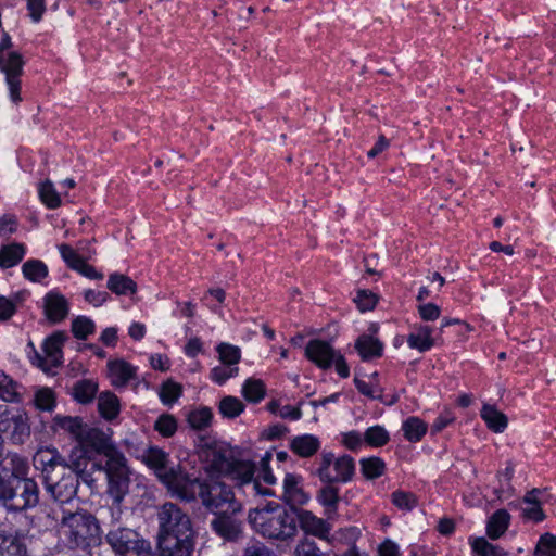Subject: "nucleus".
<instances>
[{
    "instance_id": "8fccbe9b",
    "label": "nucleus",
    "mask_w": 556,
    "mask_h": 556,
    "mask_svg": "<svg viewBox=\"0 0 556 556\" xmlns=\"http://www.w3.org/2000/svg\"><path fill=\"white\" fill-rule=\"evenodd\" d=\"M181 393L182 388L179 383L167 380L161 386L159 395L163 404L172 405L180 397Z\"/></svg>"
},
{
    "instance_id": "423d86ee",
    "label": "nucleus",
    "mask_w": 556,
    "mask_h": 556,
    "mask_svg": "<svg viewBox=\"0 0 556 556\" xmlns=\"http://www.w3.org/2000/svg\"><path fill=\"white\" fill-rule=\"evenodd\" d=\"M97 463V467L94 471H104L106 481H108V490L106 493L113 500V503L116 504V514L119 516L122 514L121 503L124 500L125 495L129 492L130 484V470L127 465V459L124 454L119 452H113L111 457L105 459L104 465Z\"/></svg>"
},
{
    "instance_id": "c9c22d12",
    "label": "nucleus",
    "mask_w": 556,
    "mask_h": 556,
    "mask_svg": "<svg viewBox=\"0 0 556 556\" xmlns=\"http://www.w3.org/2000/svg\"><path fill=\"white\" fill-rule=\"evenodd\" d=\"M254 475V463L250 460L233 459L231 464V469L228 470L226 476H229L233 481H236V484L238 486L241 482L252 479Z\"/></svg>"
},
{
    "instance_id": "6ab92c4d",
    "label": "nucleus",
    "mask_w": 556,
    "mask_h": 556,
    "mask_svg": "<svg viewBox=\"0 0 556 556\" xmlns=\"http://www.w3.org/2000/svg\"><path fill=\"white\" fill-rule=\"evenodd\" d=\"M70 306L67 300L58 292H49L45 296V313L47 318L53 323H60L68 315Z\"/></svg>"
},
{
    "instance_id": "412c9836",
    "label": "nucleus",
    "mask_w": 556,
    "mask_h": 556,
    "mask_svg": "<svg viewBox=\"0 0 556 556\" xmlns=\"http://www.w3.org/2000/svg\"><path fill=\"white\" fill-rule=\"evenodd\" d=\"M309 496L301 486V477L287 473L283 479V500L291 506L304 505Z\"/></svg>"
},
{
    "instance_id": "f3484780",
    "label": "nucleus",
    "mask_w": 556,
    "mask_h": 556,
    "mask_svg": "<svg viewBox=\"0 0 556 556\" xmlns=\"http://www.w3.org/2000/svg\"><path fill=\"white\" fill-rule=\"evenodd\" d=\"M337 354L328 342L318 339L311 340L305 349L306 357L323 369L332 366Z\"/></svg>"
},
{
    "instance_id": "4be33fe9",
    "label": "nucleus",
    "mask_w": 556,
    "mask_h": 556,
    "mask_svg": "<svg viewBox=\"0 0 556 556\" xmlns=\"http://www.w3.org/2000/svg\"><path fill=\"white\" fill-rule=\"evenodd\" d=\"M109 377L115 387H125L136 375V368L124 359L108 363Z\"/></svg>"
},
{
    "instance_id": "3c124183",
    "label": "nucleus",
    "mask_w": 556,
    "mask_h": 556,
    "mask_svg": "<svg viewBox=\"0 0 556 556\" xmlns=\"http://www.w3.org/2000/svg\"><path fill=\"white\" fill-rule=\"evenodd\" d=\"M94 323L86 316H78L72 321V332L79 340L87 339L89 334L94 332Z\"/></svg>"
},
{
    "instance_id": "a211bd4d",
    "label": "nucleus",
    "mask_w": 556,
    "mask_h": 556,
    "mask_svg": "<svg viewBox=\"0 0 556 556\" xmlns=\"http://www.w3.org/2000/svg\"><path fill=\"white\" fill-rule=\"evenodd\" d=\"M543 495L544 491L536 488L526 493L523 497V504L526 506L522 508V517L526 520L541 522L545 519L546 516L541 507Z\"/></svg>"
},
{
    "instance_id": "c756f323",
    "label": "nucleus",
    "mask_w": 556,
    "mask_h": 556,
    "mask_svg": "<svg viewBox=\"0 0 556 556\" xmlns=\"http://www.w3.org/2000/svg\"><path fill=\"white\" fill-rule=\"evenodd\" d=\"M355 349L362 359L368 361L381 356L383 345L378 339L369 334H362L355 342Z\"/></svg>"
},
{
    "instance_id": "680f3d73",
    "label": "nucleus",
    "mask_w": 556,
    "mask_h": 556,
    "mask_svg": "<svg viewBox=\"0 0 556 556\" xmlns=\"http://www.w3.org/2000/svg\"><path fill=\"white\" fill-rule=\"evenodd\" d=\"M294 556H323V553L315 541L304 539L296 545Z\"/></svg>"
},
{
    "instance_id": "1a4fd4ad",
    "label": "nucleus",
    "mask_w": 556,
    "mask_h": 556,
    "mask_svg": "<svg viewBox=\"0 0 556 556\" xmlns=\"http://www.w3.org/2000/svg\"><path fill=\"white\" fill-rule=\"evenodd\" d=\"M112 517L113 520L105 534V541L116 556H132L149 543L135 529L119 525L114 511H112Z\"/></svg>"
},
{
    "instance_id": "6e6552de",
    "label": "nucleus",
    "mask_w": 556,
    "mask_h": 556,
    "mask_svg": "<svg viewBox=\"0 0 556 556\" xmlns=\"http://www.w3.org/2000/svg\"><path fill=\"white\" fill-rule=\"evenodd\" d=\"M39 485L33 478L17 480L11 485L0 488V502L11 511L34 508L39 503Z\"/></svg>"
},
{
    "instance_id": "b1692460",
    "label": "nucleus",
    "mask_w": 556,
    "mask_h": 556,
    "mask_svg": "<svg viewBox=\"0 0 556 556\" xmlns=\"http://www.w3.org/2000/svg\"><path fill=\"white\" fill-rule=\"evenodd\" d=\"M320 448V441L313 434L294 437L290 442V450L300 457L308 458Z\"/></svg>"
},
{
    "instance_id": "0e129e2a",
    "label": "nucleus",
    "mask_w": 556,
    "mask_h": 556,
    "mask_svg": "<svg viewBox=\"0 0 556 556\" xmlns=\"http://www.w3.org/2000/svg\"><path fill=\"white\" fill-rule=\"evenodd\" d=\"M16 301L3 295H0V320H9L16 312Z\"/></svg>"
},
{
    "instance_id": "e433bc0d",
    "label": "nucleus",
    "mask_w": 556,
    "mask_h": 556,
    "mask_svg": "<svg viewBox=\"0 0 556 556\" xmlns=\"http://www.w3.org/2000/svg\"><path fill=\"white\" fill-rule=\"evenodd\" d=\"M25 254V248L21 243H12L0 249V267L11 268L18 264Z\"/></svg>"
},
{
    "instance_id": "de8ad7c7",
    "label": "nucleus",
    "mask_w": 556,
    "mask_h": 556,
    "mask_svg": "<svg viewBox=\"0 0 556 556\" xmlns=\"http://www.w3.org/2000/svg\"><path fill=\"white\" fill-rule=\"evenodd\" d=\"M216 351L219 355V361L222 364L237 367V364L241 359V351L236 345L223 342L217 345Z\"/></svg>"
},
{
    "instance_id": "4d7b16f0",
    "label": "nucleus",
    "mask_w": 556,
    "mask_h": 556,
    "mask_svg": "<svg viewBox=\"0 0 556 556\" xmlns=\"http://www.w3.org/2000/svg\"><path fill=\"white\" fill-rule=\"evenodd\" d=\"M535 556H556V536L551 533L543 534L535 547Z\"/></svg>"
},
{
    "instance_id": "20e7f679",
    "label": "nucleus",
    "mask_w": 556,
    "mask_h": 556,
    "mask_svg": "<svg viewBox=\"0 0 556 556\" xmlns=\"http://www.w3.org/2000/svg\"><path fill=\"white\" fill-rule=\"evenodd\" d=\"M59 532L63 543L70 548H87L100 540L98 520L86 510L64 513Z\"/></svg>"
},
{
    "instance_id": "774afa93",
    "label": "nucleus",
    "mask_w": 556,
    "mask_h": 556,
    "mask_svg": "<svg viewBox=\"0 0 556 556\" xmlns=\"http://www.w3.org/2000/svg\"><path fill=\"white\" fill-rule=\"evenodd\" d=\"M242 556H276V554L263 543L256 542L248 545Z\"/></svg>"
},
{
    "instance_id": "c85d7f7f",
    "label": "nucleus",
    "mask_w": 556,
    "mask_h": 556,
    "mask_svg": "<svg viewBox=\"0 0 556 556\" xmlns=\"http://www.w3.org/2000/svg\"><path fill=\"white\" fill-rule=\"evenodd\" d=\"M510 523V515L506 509H497L489 518L486 523V534L490 539L496 540L501 538Z\"/></svg>"
},
{
    "instance_id": "473e14b6",
    "label": "nucleus",
    "mask_w": 556,
    "mask_h": 556,
    "mask_svg": "<svg viewBox=\"0 0 556 556\" xmlns=\"http://www.w3.org/2000/svg\"><path fill=\"white\" fill-rule=\"evenodd\" d=\"M23 387L11 377L0 371V399L9 403H20L22 401Z\"/></svg>"
},
{
    "instance_id": "f257e3e1",
    "label": "nucleus",
    "mask_w": 556,
    "mask_h": 556,
    "mask_svg": "<svg viewBox=\"0 0 556 556\" xmlns=\"http://www.w3.org/2000/svg\"><path fill=\"white\" fill-rule=\"evenodd\" d=\"M177 497L186 502L199 497L203 506L214 515L242 511V505L236 500L231 488L220 481L204 482L189 476Z\"/></svg>"
},
{
    "instance_id": "e2e57ef3",
    "label": "nucleus",
    "mask_w": 556,
    "mask_h": 556,
    "mask_svg": "<svg viewBox=\"0 0 556 556\" xmlns=\"http://www.w3.org/2000/svg\"><path fill=\"white\" fill-rule=\"evenodd\" d=\"M21 412V409H12L7 405H0V432H8L13 420L15 419V415H18Z\"/></svg>"
},
{
    "instance_id": "bb28decb",
    "label": "nucleus",
    "mask_w": 556,
    "mask_h": 556,
    "mask_svg": "<svg viewBox=\"0 0 556 556\" xmlns=\"http://www.w3.org/2000/svg\"><path fill=\"white\" fill-rule=\"evenodd\" d=\"M7 433L9 434V439L13 444H24L30 437L28 415L23 410L18 413V415H15V419L13 420L10 430H8Z\"/></svg>"
},
{
    "instance_id": "2f4dec72",
    "label": "nucleus",
    "mask_w": 556,
    "mask_h": 556,
    "mask_svg": "<svg viewBox=\"0 0 556 556\" xmlns=\"http://www.w3.org/2000/svg\"><path fill=\"white\" fill-rule=\"evenodd\" d=\"M481 418L485 421L489 429L496 433L503 432L508 425L506 415L490 404L483 405L481 409Z\"/></svg>"
},
{
    "instance_id": "f8f14e48",
    "label": "nucleus",
    "mask_w": 556,
    "mask_h": 556,
    "mask_svg": "<svg viewBox=\"0 0 556 556\" xmlns=\"http://www.w3.org/2000/svg\"><path fill=\"white\" fill-rule=\"evenodd\" d=\"M81 478L73 469L59 471L43 479L46 492L59 504L70 503L75 498Z\"/></svg>"
},
{
    "instance_id": "69168bd1",
    "label": "nucleus",
    "mask_w": 556,
    "mask_h": 556,
    "mask_svg": "<svg viewBox=\"0 0 556 556\" xmlns=\"http://www.w3.org/2000/svg\"><path fill=\"white\" fill-rule=\"evenodd\" d=\"M342 437L343 444L351 451H357L365 443L364 434L355 430L345 432Z\"/></svg>"
},
{
    "instance_id": "603ef678",
    "label": "nucleus",
    "mask_w": 556,
    "mask_h": 556,
    "mask_svg": "<svg viewBox=\"0 0 556 556\" xmlns=\"http://www.w3.org/2000/svg\"><path fill=\"white\" fill-rule=\"evenodd\" d=\"M154 429L162 437L170 438L177 431V420L173 415L163 414L155 420Z\"/></svg>"
},
{
    "instance_id": "c03bdc74",
    "label": "nucleus",
    "mask_w": 556,
    "mask_h": 556,
    "mask_svg": "<svg viewBox=\"0 0 556 556\" xmlns=\"http://www.w3.org/2000/svg\"><path fill=\"white\" fill-rule=\"evenodd\" d=\"M212 418L213 413L211 408L201 407L191 410L187 416V421L192 429L201 431L210 427Z\"/></svg>"
},
{
    "instance_id": "6e6d98bb",
    "label": "nucleus",
    "mask_w": 556,
    "mask_h": 556,
    "mask_svg": "<svg viewBox=\"0 0 556 556\" xmlns=\"http://www.w3.org/2000/svg\"><path fill=\"white\" fill-rule=\"evenodd\" d=\"M35 406L40 410L50 412L55 406V396L51 389L42 388L35 393Z\"/></svg>"
},
{
    "instance_id": "f03ea898",
    "label": "nucleus",
    "mask_w": 556,
    "mask_h": 556,
    "mask_svg": "<svg viewBox=\"0 0 556 556\" xmlns=\"http://www.w3.org/2000/svg\"><path fill=\"white\" fill-rule=\"evenodd\" d=\"M33 463L35 468L41 471L42 479L71 468L79 475L84 483L90 488L94 486L93 470L98 465L96 460L86 456L83 448H74L68 460L56 448H39L33 457Z\"/></svg>"
},
{
    "instance_id": "37998d69",
    "label": "nucleus",
    "mask_w": 556,
    "mask_h": 556,
    "mask_svg": "<svg viewBox=\"0 0 556 556\" xmlns=\"http://www.w3.org/2000/svg\"><path fill=\"white\" fill-rule=\"evenodd\" d=\"M23 275L33 282H40L48 275L47 265L39 260H29L22 266Z\"/></svg>"
},
{
    "instance_id": "7c9ffc66",
    "label": "nucleus",
    "mask_w": 556,
    "mask_h": 556,
    "mask_svg": "<svg viewBox=\"0 0 556 556\" xmlns=\"http://www.w3.org/2000/svg\"><path fill=\"white\" fill-rule=\"evenodd\" d=\"M106 287L117 295H132L137 292L136 282L126 275L113 273L109 276Z\"/></svg>"
},
{
    "instance_id": "bf43d9fd",
    "label": "nucleus",
    "mask_w": 556,
    "mask_h": 556,
    "mask_svg": "<svg viewBox=\"0 0 556 556\" xmlns=\"http://www.w3.org/2000/svg\"><path fill=\"white\" fill-rule=\"evenodd\" d=\"M238 372V367H231L229 365L222 364L211 370V379L218 384H223L229 378L236 377Z\"/></svg>"
},
{
    "instance_id": "9b49d317",
    "label": "nucleus",
    "mask_w": 556,
    "mask_h": 556,
    "mask_svg": "<svg viewBox=\"0 0 556 556\" xmlns=\"http://www.w3.org/2000/svg\"><path fill=\"white\" fill-rule=\"evenodd\" d=\"M334 460V454L323 452L317 462L316 475L324 483H346L352 480L355 473L354 458L349 455H342L337 458V473L331 470Z\"/></svg>"
},
{
    "instance_id": "f704fd0d",
    "label": "nucleus",
    "mask_w": 556,
    "mask_h": 556,
    "mask_svg": "<svg viewBox=\"0 0 556 556\" xmlns=\"http://www.w3.org/2000/svg\"><path fill=\"white\" fill-rule=\"evenodd\" d=\"M98 409L104 419L113 420L118 416L121 409L118 397L112 392L100 393Z\"/></svg>"
},
{
    "instance_id": "a878e982",
    "label": "nucleus",
    "mask_w": 556,
    "mask_h": 556,
    "mask_svg": "<svg viewBox=\"0 0 556 556\" xmlns=\"http://www.w3.org/2000/svg\"><path fill=\"white\" fill-rule=\"evenodd\" d=\"M233 459L231 453L223 448L214 447L206 452L208 468L219 475H227L228 470L231 469Z\"/></svg>"
},
{
    "instance_id": "4468645a",
    "label": "nucleus",
    "mask_w": 556,
    "mask_h": 556,
    "mask_svg": "<svg viewBox=\"0 0 556 556\" xmlns=\"http://www.w3.org/2000/svg\"><path fill=\"white\" fill-rule=\"evenodd\" d=\"M237 516L238 514L230 511L215 515L211 521V527L225 541L236 542L243 535V522Z\"/></svg>"
},
{
    "instance_id": "49530a36",
    "label": "nucleus",
    "mask_w": 556,
    "mask_h": 556,
    "mask_svg": "<svg viewBox=\"0 0 556 556\" xmlns=\"http://www.w3.org/2000/svg\"><path fill=\"white\" fill-rule=\"evenodd\" d=\"M238 489L242 491V493L248 497H257V496H271L274 492L265 488L261 484L258 478L253 477L250 480H245L238 485Z\"/></svg>"
},
{
    "instance_id": "338daca9",
    "label": "nucleus",
    "mask_w": 556,
    "mask_h": 556,
    "mask_svg": "<svg viewBox=\"0 0 556 556\" xmlns=\"http://www.w3.org/2000/svg\"><path fill=\"white\" fill-rule=\"evenodd\" d=\"M418 313L424 320L430 321V320L438 319L441 311L438 305H435L433 303H426V304H420L418 306Z\"/></svg>"
},
{
    "instance_id": "5701e85b",
    "label": "nucleus",
    "mask_w": 556,
    "mask_h": 556,
    "mask_svg": "<svg viewBox=\"0 0 556 556\" xmlns=\"http://www.w3.org/2000/svg\"><path fill=\"white\" fill-rule=\"evenodd\" d=\"M407 344L410 349L419 352L429 351L434 345L432 329L427 325H415L407 337Z\"/></svg>"
},
{
    "instance_id": "72a5a7b5",
    "label": "nucleus",
    "mask_w": 556,
    "mask_h": 556,
    "mask_svg": "<svg viewBox=\"0 0 556 556\" xmlns=\"http://www.w3.org/2000/svg\"><path fill=\"white\" fill-rule=\"evenodd\" d=\"M98 392V383L91 379H81L72 388L73 397L80 404H88L93 401Z\"/></svg>"
},
{
    "instance_id": "864d4df0",
    "label": "nucleus",
    "mask_w": 556,
    "mask_h": 556,
    "mask_svg": "<svg viewBox=\"0 0 556 556\" xmlns=\"http://www.w3.org/2000/svg\"><path fill=\"white\" fill-rule=\"evenodd\" d=\"M39 195L41 201L49 208H56L61 205L60 195L50 180H47L43 184H41L39 188Z\"/></svg>"
},
{
    "instance_id": "0eeeda50",
    "label": "nucleus",
    "mask_w": 556,
    "mask_h": 556,
    "mask_svg": "<svg viewBox=\"0 0 556 556\" xmlns=\"http://www.w3.org/2000/svg\"><path fill=\"white\" fill-rule=\"evenodd\" d=\"M157 538L194 535L190 516L177 504L167 502L156 510Z\"/></svg>"
},
{
    "instance_id": "cd10ccee",
    "label": "nucleus",
    "mask_w": 556,
    "mask_h": 556,
    "mask_svg": "<svg viewBox=\"0 0 556 556\" xmlns=\"http://www.w3.org/2000/svg\"><path fill=\"white\" fill-rule=\"evenodd\" d=\"M67 339L62 331H56L45 340L43 352L53 366L62 363V346Z\"/></svg>"
},
{
    "instance_id": "ea45409f",
    "label": "nucleus",
    "mask_w": 556,
    "mask_h": 556,
    "mask_svg": "<svg viewBox=\"0 0 556 556\" xmlns=\"http://www.w3.org/2000/svg\"><path fill=\"white\" fill-rule=\"evenodd\" d=\"M427 429V424L418 417H408L402 425L404 437L409 442H419Z\"/></svg>"
},
{
    "instance_id": "39448f33",
    "label": "nucleus",
    "mask_w": 556,
    "mask_h": 556,
    "mask_svg": "<svg viewBox=\"0 0 556 556\" xmlns=\"http://www.w3.org/2000/svg\"><path fill=\"white\" fill-rule=\"evenodd\" d=\"M149 468H151L159 480L165 484L174 495H178L189 473L178 464L168 467V454L157 446H149L138 455Z\"/></svg>"
},
{
    "instance_id": "5fc2aeb1",
    "label": "nucleus",
    "mask_w": 556,
    "mask_h": 556,
    "mask_svg": "<svg viewBox=\"0 0 556 556\" xmlns=\"http://www.w3.org/2000/svg\"><path fill=\"white\" fill-rule=\"evenodd\" d=\"M391 502L402 510H412L417 506V497L412 492L396 490L391 494Z\"/></svg>"
},
{
    "instance_id": "7ed1b4c3",
    "label": "nucleus",
    "mask_w": 556,
    "mask_h": 556,
    "mask_svg": "<svg viewBox=\"0 0 556 556\" xmlns=\"http://www.w3.org/2000/svg\"><path fill=\"white\" fill-rule=\"evenodd\" d=\"M248 521L262 536L269 540L287 541L296 533V517L274 502L249 511Z\"/></svg>"
},
{
    "instance_id": "393cba45",
    "label": "nucleus",
    "mask_w": 556,
    "mask_h": 556,
    "mask_svg": "<svg viewBox=\"0 0 556 556\" xmlns=\"http://www.w3.org/2000/svg\"><path fill=\"white\" fill-rule=\"evenodd\" d=\"M0 556H28L23 539L16 533L0 531Z\"/></svg>"
},
{
    "instance_id": "13d9d810",
    "label": "nucleus",
    "mask_w": 556,
    "mask_h": 556,
    "mask_svg": "<svg viewBox=\"0 0 556 556\" xmlns=\"http://www.w3.org/2000/svg\"><path fill=\"white\" fill-rule=\"evenodd\" d=\"M58 248L63 261L70 268L77 270L80 264L84 263L85 260L71 245L63 243Z\"/></svg>"
},
{
    "instance_id": "a19ab883",
    "label": "nucleus",
    "mask_w": 556,
    "mask_h": 556,
    "mask_svg": "<svg viewBox=\"0 0 556 556\" xmlns=\"http://www.w3.org/2000/svg\"><path fill=\"white\" fill-rule=\"evenodd\" d=\"M333 484L326 483V485L320 488L317 495V500L326 508L327 514L336 513L340 501L339 489Z\"/></svg>"
},
{
    "instance_id": "4c0bfd02",
    "label": "nucleus",
    "mask_w": 556,
    "mask_h": 556,
    "mask_svg": "<svg viewBox=\"0 0 556 556\" xmlns=\"http://www.w3.org/2000/svg\"><path fill=\"white\" fill-rule=\"evenodd\" d=\"M53 422L58 429L73 435L77 442L86 427V424L83 422L81 418L72 416L58 415L53 418Z\"/></svg>"
},
{
    "instance_id": "a18cd8bd",
    "label": "nucleus",
    "mask_w": 556,
    "mask_h": 556,
    "mask_svg": "<svg viewBox=\"0 0 556 556\" xmlns=\"http://www.w3.org/2000/svg\"><path fill=\"white\" fill-rule=\"evenodd\" d=\"M242 395L252 403H258L265 396V386L260 379H248L242 387Z\"/></svg>"
},
{
    "instance_id": "aec40b11",
    "label": "nucleus",
    "mask_w": 556,
    "mask_h": 556,
    "mask_svg": "<svg viewBox=\"0 0 556 556\" xmlns=\"http://www.w3.org/2000/svg\"><path fill=\"white\" fill-rule=\"evenodd\" d=\"M296 520H299L300 527L304 532L319 539H327L330 533V525L326 520L316 517L312 511H300Z\"/></svg>"
},
{
    "instance_id": "79ce46f5",
    "label": "nucleus",
    "mask_w": 556,
    "mask_h": 556,
    "mask_svg": "<svg viewBox=\"0 0 556 556\" xmlns=\"http://www.w3.org/2000/svg\"><path fill=\"white\" fill-rule=\"evenodd\" d=\"M364 442L370 447H382L390 441V434L383 426L375 425L365 430Z\"/></svg>"
},
{
    "instance_id": "58836bf2",
    "label": "nucleus",
    "mask_w": 556,
    "mask_h": 556,
    "mask_svg": "<svg viewBox=\"0 0 556 556\" xmlns=\"http://www.w3.org/2000/svg\"><path fill=\"white\" fill-rule=\"evenodd\" d=\"M359 466L361 472L368 480L380 478L384 475L387 469L384 460L377 456L362 458Z\"/></svg>"
},
{
    "instance_id": "052dcab7",
    "label": "nucleus",
    "mask_w": 556,
    "mask_h": 556,
    "mask_svg": "<svg viewBox=\"0 0 556 556\" xmlns=\"http://www.w3.org/2000/svg\"><path fill=\"white\" fill-rule=\"evenodd\" d=\"M354 301L359 311H371L377 304V295L371 291L359 290Z\"/></svg>"
},
{
    "instance_id": "2eb2a0df",
    "label": "nucleus",
    "mask_w": 556,
    "mask_h": 556,
    "mask_svg": "<svg viewBox=\"0 0 556 556\" xmlns=\"http://www.w3.org/2000/svg\"><path fill=\"white\" fill-rule=\"evenodd\" d=\"M78 443L84 447L102 454L105 459L111 457L113 452H119L105 432L88 425H86Z\"/></svg>"
},
{
    "instance_id": "dca6fc26",
    "label": "nucleus",
    "mask_w": 556,
    "mask_h": 556,
    "mask_svg": "<svg viewBox=\"0 0 556 556\" xmlns=\"http://www.w3.org/2000/svg\"><path fill=\"white\" fill-rule=\"evenodd\" d=\"M194 535L157 538L159 556H192Z\"/></svg>"
},
{
    "instance_id": "09e8293b",
    "label": "nucleus",
    "mask_w": 556,
    "mask_h": 556,
    "mask_svg": "<svg viewBox=\"0 0 556 556\" xmlns=\"http://www.w3.org/2000/svg\"><path fill=\"white\" fill-rule=\"evenodd\" d=\"M219 413L226 418H236L244 410V404L235 396L228 395L220 400Z\"/></svg>"
},
{
    "instance_id": "ddd939ff",
    "label": "nucleus",
    "mask_w": 556,
    "mask_h": 556,
    "mask_svg": "<svg viewBox=\"0 0 556 556\" xmlns=\"http://www.w3.org/2000/svg\"><path fill=\"white\" fill-rule=\"evenodd\" d=\"M29 464L26 457L14 452H8L0 458V488L27 478Z\"/></svg>"
},
{
    "instance_id": "9d476101",
    "label": "nucleus",
    "mask_w": 556,
    "mask_h": 556,
    "mask_svg": "<svg viewBox=\"0 0 556 556\" xmlns=\"http://www.w3.org/2000/svg\"><path fill=\"white\" fill-rule=\"evenodd\" d=\"M12 47V40L8 33L2 35L0 40V71L5 74V80L10 90V97L13 102L21 101L20 76L23 73L24 61L16 51L5 52Z\"/></svg>"
}]
</instances>
